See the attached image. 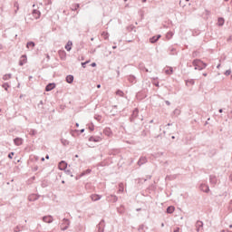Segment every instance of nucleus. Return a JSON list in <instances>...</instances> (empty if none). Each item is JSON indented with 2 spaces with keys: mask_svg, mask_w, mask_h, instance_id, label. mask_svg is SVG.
Wrapping results in <instances>:
<instances>
[{
  "mask_svg": "<svg viewBox=\"0 0 232 232\" xmlns=\"http://www.w3.org/2000/svg\"><path fill=\"white\" fill-rule=\"evenodd\" d=\"M35 47V43L34 42H28L26 44V48H34Z\"/></svg>",
  "mask_w": 232,
  "mask_h": 232,
  "instance_id": "obj_30",
  "label": "nucleus"
},
{
  "mask_svg": "<svg viewBox=\"0 0 232 232\" xmlns=\"http://www.w3.org/2000/svg\"><path fill=\"white\" fill-rule=\"evenodd\" d=\"M171 37H173V32L169 31V33H167L166 38L169 40L171 39Z\"/></svg>",
  "mask_w": 232,
  "mask_h": 232,
  "instance_id": "obj_36",
  "label": "nucleus"
},
{
  "mask_svg": "<svg viewBox=\"0 0 232 232\" xmlns=\"http://www.w3.org/2000/svg\"><path fill=\"white\" fill-rule=\"evenodd\" d=\"M32 14H33V17L34 19H39L41 17V11H39L37 9H34Z\"/></svg>",
  "mask_w": 232,
  "mask_h": 232,
  "instance_id": "obj_8",
  "label": "nucleus"
},
{
  "mask_svg": "<svg viewBox=\"0 0 232 232\" xmlns=\"http://www.w3.org/2000/svg\"><path fill=\"white\" fill-rule=\"evenodd\" d=\"M209 182H210V184H212V186H215V185L217 184V177L211 175V176L209 177Z\"/></svg>",
  "mask_w": 232,
  "mask_h": 232,
  "instance_id": "obj_19",
  "label": "nucleus"
},
{
  "mask_svg": "<svg viewBox=\"0 0 232 232\" xmlns=\"http://www.w3.org/2000/svg\"><path fill=\"white\" fill-rule=\"evenodd\" d=\"M197 231L199 232L202 227H204V223L202 221L196 222Z\"/></svg>",
  "mask_w": 232,
  "mask_h": 232,
  "instance_id": "obj_15",
  "label": "nucleus"
},
{
  "mask_svg": "<svg viewBox=\"0 0 232 232\" xmlns=\"http://www.w3.org/2000/svg\"><path fill=\"white\" fill-rule=\"evenodd\" d=\"M127 30H129V31L133 30V26H130V27H128V28H127Z\"/></svg>",
  "mask_w": 232,
  "mask_h": 232,
  "instance_id": "obj_53",
  "label": "nucleus"
},
{
  "mask_svg": "<svg viewBox=\"0 0 232 232\" xmlns=\"http://www.w3.org/2000/svg\"><path fill=\"white\" fill-rule=\"evenodd\" d=\"M66 82H68V84H72V82H73V75H67Z\"/></svg>",
  "mask_w": 232,
  "mask_h": 232,
  "instance_id": "obj_22",
  "label": "nucleus"
},
{
  "mask_svg": "<svg viewBox=\"0 0 232 232\" xmlns=\"http://www.w3.org/2000/svg\"><path fill=\"white\" fill-rule=\"evenodd\" d=\"M118 213H121V215H122V213H124V207H121L120 208H118Z\"/></svg>",
  "mask_w": 232,
  "mask_h": 232,
  "instance_id": "obj_39",
  "label": "nucleus"
},
{
  "mask_svg": "<svg viewBox=\"0 0 232 232\" xmlns=\"http://www.w3.org/2000/svg\"><path fill=\"white\" fill-rule=\"evenodd\" d=\"M91 66H92V68H95V66H97V63H92L91 64Z\"/></svg>",
  "mask_w": 232,
  "mask_h": 232,
  "instance_id": "obj_51",
  "label": "nucleus"
},
{
  "mask_svg": "<svg viewBox=\"0 0 232 232\" xmlns=\"http://www.w3.org/2000/svg\"><path fill=\"white\" fill-rule=\"evenodd\" d=\"M43 220L47 224H52L53 222V218H52V216H44Z\"/></svg>",
  "mask_w": 232,
  "mask_h": 232,
  "instance_id": "obj_12",
  "label": "nucleus"
},
{
  "mask_svg": "<svg viewBox=\"0 0 232 232\" xmlns=\"http://www.w3.org/2000/svg\"><path fill=\"white\" fill-rule=\"evenodd\" d=\"M4 81H8V79H12V74H5L3 76Z\"/></svg>",
  "mask_w": 232,
  "mask_h": 232,
  "instance_id": "obj_35",
  "label": "nucleus"
},
{
  "mask_svg": "<svg viewBox=\"0 0 232 232\" xmlns=\"http://www.w3.org/2000/svg\"><path fill=\"white\" fill-rule=\"evenodd\" d=\"M180 231V227H176V228H174V231L173 232H179Z\"/></svg>",
  "mask_w": 232,
  "mask_h": 232,
  "instance_id": "obj_49",
  "label": "nucleus"
},
{
  "mask_svg": "<svg viewBox=\"0 0 232 232\" xmlns=\"http://www.w3.org/2000/svg\"><path fill=\"white\" fill-rule=\"evenodd\" d=\"M28 200H29V202H35V200H39V196L36 194H31L28 197Z\"/></svg>",
  "mask_w": 232,
  "mask_h": 232,
  "instance_id": "obj_10",
  "label": "nucleus"
},
{
  "mask_svg": "<svg viewBox=\"0 0 232 232\" xmlns=\"http://www.w3.org/2000/svg\"><path fill=\"white\" fill-rule=\"evenodd\" d=\"M81 5L79 4H75L72 5V10H77Z\"/></svg>",
  "mask_w": 232,
  "mask_h": 232,
  "instance_id": "obj_41",
  "label": "nucleus"
},
{
  "mask_svg": "<svg viewBox=\"0 0 232 232\" xmlns=\"http://www.w3.org/2000/svg\"><path fill=\"white\" fill-rule=\"evenodd\" d=\"M55 88V83H49L45 87V92H52Z\"/></svg>",
  "mask_w": 232,
  "mask_h": 232,
  "instance_id": "obj_17",
  "label": "nucleus"
},
{
  "mask_svg": "<svg viewBox=\"0 0 232 232\" xmlns=\"http://www.w3.org/2000/svg\"><path fill=\"white\" fill-rule=\"evenodd\" d=\"M14 142L15 146H21V144H23V139H21V138H15V139L14 140Z\"/></svg>",
  "mask_w": 232,
  "mask_h": 232,
  "instance_id": "obj_21",
  "label": "nucleus"
},
{
  "mask_svg": "<svg viewBox=\"0 0 232 232\" xmlns=\"http://www.w3.org/2000/svg\"><path fill=\"white\" fill-rule=\"evenodd\" d=\"M18 10H19V9L16 8V9L14 10V14H17V11H18Z\"/></svg>",
  "mask_w": 232,
  "mask_h": 232,
  "instance_id": "obj_61",
  "label": "nucleus"
},
{
  "mask_svg": "<svg viewBox=\"0 0 232 232\" xmlns=\"http://www.w3.org/2000/svg\"><path fill=\"white\" fill-rule=\"evenodd\" d=\"M107 200L109 202L115 203V202H117L119 200V198L117 196H115V195H110V196L107 197Z\"/></svg>",
  "mask_w": 232,
  "mask_h": 232,
  "instance_id": "obj_7",
  "label": "nucleus"
},
{
  "mask_svg": "<svg viewBox=\"0 0 232 232\" xmlns=\"http://www.w3.org/2000/svg\"><path fill=\"white\" fill-rule=\"evenodd\" d=\"M14 152H10V153L8 154V159H14Z\"/></svg>",
  "mask_w": 232,
  "mask_h": 232,
  "instance_id": "obj_43",
  "label": "nucleus"
},
{
  "mask_svg": "<svg viewBox=\"0 0 232 232\" xmlns=\"http://www.w3.org/2000/svg\"><path fill=\"white\" fill-rule=\"evenodd\" d=\"M59 55H60L61 59H66V52L59 51Z\"/></svg>",
  "mask_w": 232,
  "mask_h": 232,
  "instance_id": "obj_28",
  "label": "nucleus"
},
{
  "mask_svg": "<svg viewBox=\"0 0 232 232\" xmlns=\"http://www.w3.org/2000/svg\"><path fill=\"white\" fill-rule=\"evenodd\" d=\"M2 87L5 90V92H8V88H10V85L7 82H5L2 85Z\"/></svg>",
  "mask_w": 232,
  "mask_h": 232,
  "instance_id": "obj_37",
  "label": "nucleus"
},
{
  "mask_svg": "<svg viewBox=\"0 0 232 232\" xmlns=\"http://www.w3.org/2000/svg\"><path fill=\"white\" fill-rule=\"evenodd\" d=\"M172 115L174 117H179V115H180V110L179 109H175L174 111L172 112Z\"/></svg>",
  "mask_w": 232,
  "mask_h": 232,
  "instance_id": "obj_26",
  "label": "nucleus"
},
{
  "mask_svg": "<svg viewBox=\"0 0 232 232\" xmlns=\"http://www.w3.org/2000/svg\"><path fill=\"white\" fill-rule=\"evenodd\" d=\"M72 45H73V44L72 43V41H68L66 45H65V50H67V52H71Z\"/></svg>",
  "mask_w": 232,
  "mask_h": 232,
  "instance_id": "obj_20",
  "label": "nucleus"
},
{
  "mask_svg": "<svg viewBox=\"0 0 232 232\" xmlns=\"http://www.w3.org/2000/svg\"><path fill=\"white\" fill-rule=\"evenodd\" d=\"M148 162V159L146 157H140L138 160V166H142Z\"/></svg>",
  "mask_w": 232,
  "mask_h": 232,
  "instance_id": "obj_13",
  "label": "nucleus"
},
{
  "mask_svg": "<svg viewBox=\"0 0 232 232\" xmlns=\"http://www.w3.org/2000/svg\"><path fill=\"white\" fill-rule=\"evenodd\" d=\"M41 160H42V162H44V158H42Z\"/></svg>",
  "mask_w": 232,
  "mask_h": 232,
  "instance_id": "obj_63",
  "label": "nucleus"
},
{
  "mask_svg": "<svg viewBox=\"0 0 232 232\" xmlns=\"http://www.w3.org/2000/svg\"><path fill=\"white\" fill-rule=\"evenodd\" d=\"M103 133H104L105 135H107V137H110V135H111V130H110V129H105V130H103Z\"/></svg>",
  "mask_w": 232,
  "mask_h": 232,
  "instance_id": "obj_31",
  "label": "nucleus"
},
{
  "mask_svg": "<svg viewBox=\"0 0 232 232\" xmlns=\"http://www.w3.org/2000/svg\"><path fill=\"white\" fill-rule=\"evenodd\" d=\"M160 37H162V35H160V34H158L156 36H152L150 39V43H151L152 44H155V43H157V41H159V39H160Z\"/></svg>",
  "mask_w": 232,
  "mask_h": 232,
  "instance_id": "obj_14",
  "label": "nucleus"
},
{
  "mask_svg": "<svg viewBox=\"0 0 232 232\" xmlns=\"http://www.w3.org/2000/svg\"><path fill=\"white\" fill-rule=\"evenodd\" d=\"M225 20L222 17H219L218 20V26H224Z\"/></svg>",
  "mask_w": 232,
  "mask_h": 232,
  "instance_id": "obj_27",
  "label": "nucleus"
},
{
  "mask_svg": "<svg viewBox=\"0 0 232 232\" xmlns=\"http://www.w3.org/2000/svg\"><path fill=\"white\" fill-rule=\"evenodd\" d=\"M21 231V227H14V232H20Z\"/></svg>",
  "mask_w": 232,
  "mask_h": 232,
  "instance_id": "obj_44",
  "label": "nucleus"
},
{
  "mask_svg": "<svg viewBox=\"0 0 232 232\" xmlns=\"http://www.w3.org/2000/svg\"><path fill=\"white\" fill-rule=\"evenodd\" d=\"M165 73L167 75H171V73H173V68L169 67V69L165 70Z\"/></svg>",
  "mask_w": 232,
  "mask_h": 232,
  "instance_id": "obj_32",
  "label": "nucleus"
},
{
  "mask_svg": "<svg viewBox=\"0 0 232 232\" xmlns=\"http://www.w3.org/2000/svg\"><path fill=\"white\" fill-rule=\"evenodd\" d=\"M89 130H90V131H93V130H95V129L93 128V126H90Z\"/></svg>",
  "mask_w": 232,
  "mask_h": 232,
  "instance_id": "obj_52",
  "label": "nucleus"
},
{
  "mask_svg": "<svg viewBox=\"0 0 232 232\" xmlns=\"http://www.w3.org/2000/svg\"><path fill=\"white\" fill-rule=\"evenodd\" d=\"M187 84H195V80L188 81Z\"/></svg>",
  "mask_w": 232,
  "mask_h": 232,
  "instance_id": "obj_45",
  "label": "nucleus"
},
{
  "mask_svg": "<svg viewBox=\"0 0 232 232\" xmlns=\"http://www.w3.org/2000/svg\"><path fill=\"white\" fill-rule=\"evenodd\" d=\"M70 227V219L63 218L62 223V231H66Z\"/></svg>",
  "mask_w": 232,
  "mask_h": 232,
  "instance_id": "obj_2",
  "label": "nucleus"
},
{
  "mask_svg": "<svg viewBox=\"0 0 232 232\" xmlns=\"http://www.w3.org/2000/svg\"><path fill=\"white\" fill-rule=\"evenodd\" d=\"M90 173H92V169H87L86 170L82 172L81 176L84 177V175H90Z\"/></svg>",
  "mask_w": 232,
  "mask_h": 232,
  "instance_id": "obj_29",
  "label": "nucleus"
},
{
  "mask_svg": "<svg viewBox=\"0 0 232 232\" xmlns=\"http://www.w3.org/2000/svg\"><path fill=\"white\" fill-rule=\"evenodd\" d=\"M75 126H76V128H79V123H76Z\"/></svg>",
  "mask_w": 232,
  "mask_h": 232,
  "instance_id": "obj_62",
  "label": "nucleus"
},
{
  "mask_svg": "<svg viewBox=\"0 0 232 232\" xmlns=\"http://www.w3.org/2000/svg\"><path fill=\"white\" fill-rule=\"evenodd\" d=\"M101 140H102V138H101L99 136H91L89 138L90 142H101Z\"/></svg>",
  "mask_w": 232,
  "mask_h": 232,
  "instance_id": "obj_5",
  "label": "nucleus"
},
{
  "mask_svg": "<svg viewBox=\"0 0 232 232\" xmlns=\"http://www.w3.org/2000/svg\"><path fill=\"white\" fill-rule=\"evenodd\" d=\"M88 63H90V60H89V61H86V62H84V63H82V68H86V65L88 64Z\"/></svg>",
  "mask_w": 232,
  "mask_h": 232,
  "instance_id": "obj_42",
  "label": "nucleus"
},
{
  "mask_svg": "<svg viewBox=\"0 0 232 232\" xmlns=\"http://www.w3.org/2000/svg\"><path fill=\"white\" fill-rule=\"evenodd\" d=\"M102 198V196L98 195V194H92L91 195V199L92 202H97V200H101Z\"/></svg>",
  "mask_w": 232,
  "mask_h": 232,
  "instance_id": "obj_9",
  "label": "nucleus"
},
{
  "mask_svg": "<svg viewBox=\"0 0 232 232\" xmlns=\"http://www.w3.org/2000/svg\"><path fill=\"white\" fill-rule=\"evenodd\" d=\"M128 81L131 82V84H135V82H137V78L135 77V75H129Z\"/></svg>",
  "mask_w": 232,
  "mask_h": 232,
  "instance_id": "obj_18",
  "label": "nucleus"
},
{
  "mask_svg": "<svg viewBox=\"0 0 232 232\" xmlns=\"http://www.w3.org/2000/svg\"><path fill=\"white\" fill-rule=\"evenodd\" d=\"M139 117V109H134L131 116L130 117V122H135V118Z\"/></svg>",
  "mask_w": 232,
  "mask_h": 232,
  "instance_id": "obj_3",
  "label": "nucleus"
},
{
  "mask_svg": "<svg viewBox=\"0 0 232 232\" xmlns=\"http://www.w3.org/2000/svg\"><path fill=\"white\" fill-rule=\"evenodd\" d=\"M203 77H208V73L204 72Z\"/></svg>",
  "mask_w": 232,
  "mask_h": 232,
  "instance_id": "obj_56",
  "label": "nucleus"
},
{
  "mask_svg": "<svg viewBox=\"0 0 232 232\" xmlns=\"http://www.w3.org/2000/svg\"><path fill=\"white\" fill-rule=\"evenodd\" d=\"M45 159H47V160L50 159V156H49V155H46V156H45Z\"/></svg>",
  "mask_w": 232,
  "mask_h": 232,
  "instance_id": "obj_59",
  "label": "nucleus"
},
{
  "mask_svg": "<svg viewBox=\"0 0 232 232\" xmlns=\"http://www.w3.org/2000/svg\"><path fill=\"white\" fill-rule=\"evenodd\" d=\"M174 211H175V207L169 206L167 208V213H169V215H171V213H173Z\"/></svg>",
  "mask_w": 232,
  "mask_h": 232,
  "instance_id": "obj_24",
  "label": "nucleus"
},
{
  "mask_svg": "<svg viewBox=\"0 0 232 232\" xmlns=\"http://www.w3.org/2000/svg\"><path fill=\"white\" fill-rule=\"evenodd\" d=\"M192 65L194 66V70L198 71L206 70V68L208 67V63H203L200 59L193 60Z\"/></svg>",
  "mask_w": 232,
  "mask_h": 232,
  "instance_id": "obj_1",
  "label": "nucleus"
},
{
  "mask_svg": "<svg viewBox=\"0 0 232 232\" xmlns=\"http://www.w3.org/2000/svg\"><path fill=\"white\" fill-rule=\"evenodd\" d=\"M28 132H29V135H31L32 137H35L37 135V130L34 129H30Z\"/></svg>",
  "mask_w": 232,
  "mask_h": 232,
  "instance_id": "obj_25",
  "label": "nucleus"
},
{
  "mask_svg": "<svg viewBox=\"0 0 232 232\" xmlns=\"http://www.w3.org/2000/svg\"><path fill=\"white\" fill-rule=\"evenodd\" d=\"M169 55H177V49L174 47H169Z\"/></svg>",
  "mask_w": 232,
  "mask_h": 232,
  "instance_id": "obj_23",
  "label": "nucleus"
},
{
  "mask_svg": "<svg viewBox=\"0 0 232 232\" xmlns=\"http://www.w3.org/2000/svg\"><path fill=\"white\" fill-rule=\"evenodd\" d=\"M14 6L15 8H17V10H19V3L14 2Z\"/></svg>",
  "mask_w": 232,
  "mask_h": 232,
  "instance_id": "obj_46",
  "label": "nucleus"
},
{
  "mask_svg": "<svg viewBox=\"0 0 232 232\" xmlns=\"http://www.w3.org/2000/svg\"><path fill=\"white\" fill-rule=\"evenodd\" d=\"M142 208H137L136 211H141Z\"/></svg>",
  "mask_w": 232,
  "mask_h": 232,
  "instance_id": "obj_60",
  "label": "nucleus"
},
{
  "mask_svg": "<svg viewBox=\"0 0 232 232\" xmlns=\"http://www.w3.org/2000/svg\"><path fill=\"white\" fill-rule=\"evenodd\" d=\"M65 173L67 175H70V177H73V175L72 174V171L71 170H66Z\"/></svg>",
  "mask_w": 232,
  "mask_h": 232,
  "instance_id": "obj_47",
  "label": "nucleus"
},
{
  "mask_svg": "<svg viewBox=\"0 0 232 232\" xmlns=\"http://www.w3.org/2000/svg\"><path fill=\"white\" fill-rule=\"evenodd\" d=\"M112 50H117V45H113Z\"/></svg>",
  "mask_w": 232,
  "mask_h": 232,
  "instance_id": "obj_54",
  "label": "nucleus"
},
{
  "mask_svg": "<svg viewBox=\"0 0 232 232\" xmlns=\"http://www.w3.org/2000/svg\"><path fill=\"white\" fill-rule=\"evenodd\" d=\"M98 232H104V220L102 219L100 223L97 225Z\"/></svg>",
  "mask_w": 232,
  "mask_h": 232,
  "instance_id": "obj_6",
  "label": "nucleus"
},
{
  "mask_svg": "<svg viewBox=\"0 0 232 232\" xmlns=\"http://www.w3.org/2000/svg\"><path fill=\"white\" fill-rule=\"evenodd\" d=\"M58 168L61 171H64V169H66V168H68V163H66V161H64V160H62L59 162Z\"/></svg>",
  "mask_w": 232,
  "mask_h": 232,
  "instance_id": "obj_4",
  "label": "nucleus"
},
{
  "mask_svg": "<svg viewBox=\"0 0 232 232\" xmlns=\"http://www.w3.org/2000/svg\"><path fill=\"white\" fill-rule=\"evenodd\" d=\"M199 188L201 189V191H204V193H209V186L206 184H201L199 186Z\"/></svg>",
  "mask_w": 232,
  "mask_h": 232,
  "instance_id": "obj_11",
  "label": "nucleus"
},
{
  "mask_svg": "<svg viewBox=\"0 0 232 232\" xmlns=\"http://www.w3.org/2000/svg\"><path fill=\"white\" fill-rule=\"evenodd\" d=\"M165 103L167 104V106H171V102H169V101H165Z\"/></svg>",
  "mask_w": 232,
  "mask_h": 232,
  "instance_id": "obj_50",
  "label": "nucleus"
},
{
  "mask_svg": "<svg viewBox=\"0 0 232 232\" xmlns=\"http://www.w3.org/2000/svg\"><path fill=\"white\" fill-rule=\"evenodd\" d=\"M46 58L50 61V54H46Z\"/></svg>",
  "mask_w": 232,
  "mask_h": 232,
  "instance_id": "obj_55",
  "label": "nucleus"
},
{
  "mask_svg": "<svg viewBox=\"0 0 232 232\" xmlns=\"http://www.w3.org/2000/svg\"><path fill=\"white\" fill-rule=\"evenodd\" d=\"M231 73V70H227L226 72H225V75H229Z\"/></svg>",
  "mask_w": 232,
  "mask_h": 232,
  "instance_id": "obj_48",
  "label": "nucleus"
},
{
  "mask_svg": "<svg viewBox=\"0 0 232 232\" xmlns=\"http://www.w3.org/2000/svg\"><path fill=\"white\" fill-rule=\"evenodd\" d=\"M116 95H120V97H124V92L121 91V90H118L116 92Z\"/></svg>",
  "mask_w": 232,
  "mask_h": 232,
  "instance_id": "obj_38",
  "label": "nucleus"
},
{
  "mask_svg": "<svg viewBox=\"0 0 232 232\" xmlns=\"http://www.w3.org/2000/svg\"><path fill=\"white\" fill-rule=\"evenodd\" d=\"M84 131V129H82L81 130H80V133H82Z\"/></svg>",
  "mask_w": 232,
  "mask_h": 232,
  "instance_id": "obj_58",
  "label": "nucleus"
},
{
  "mask_svg": "<svg viewBox=\"0 0 232 232\" xmlns=\"http://www.w3.org/2000/svg\"><path fill=\"white\" fill-rule=\"evenodd\" d=\"M97 88H101V84H98V85H97Z\"/></svg>",
  "mask_w": 232,
  "mask_h": 232,
  "instance_id": "obj_64",
  "label": "nucleus"
},
{
  "mask_svg": "<svg viewBox=\"0 0 232 232\" xmlns=\"http://www.w3.org/2000/svg\"><path fill=\"white\" fill-rule=\"evenodd\" d=\"M119 188V192H124V183H120Z\"/></svg>",
  "mask_w": 232,
  "mask_h": 232,
  "instance_id": "obj_34",
  "label": "nucleus"
},
{
  "mask_svg": "<svg viewBox=\"0 0 232 232\" xmlns=\"http://www.w3.org/2000/svg\"><path fill=\"white\" fill-rule=\"evenodd\" d=\"M61 142L63 146H68L70 144V141L68 140L62 139Z\"/></svg>",
  "mask_w": 232,
  "mask_h": 232,
  "instance_id": "obj_33",
  "label": "nucleus"
},
{
  "mask_svg": "<svg viewBox=\"0 0 232 232\" xmlns=\"http://www.w3.org/2000/svg\"><path fill=\"white\" fill-rule=\"evenodd\" d=\"M141 136L142 137H148V130H142L141 131Z\"/></svg>",
  "mask_w": 232,
  "mask_h": 232,
  "instance_id": "obj_40",
  "label": "nucleus"
},
{
  "mask_svg": "<svg viewBox=\"0 0 232 232\" xmlns=\"http://www.w3.org/2000/svg\"><path fill=\"white\" fill-rule=\"evenodd\" d=\"M219 113H222V111H224V110H222V109H219Z\"/></svg>",
  "mask_w": 232,
  "mask_h": 232,
  "instance_id": "obj_57",
  "label": "nucleus"
},
{
  "mask_svg": "<svg viewBox=\"0 0 232 232\" xmlns=\"http://www.w3.org/2000/svg\"><path fill=\"white\" fill-rule=\"evenodd\" d=\"M26 64V55H22L19 61V66H24Z\"/></svg>",
  "mask_w": 232,
  "mask_h": 232,
  "instance_id": "obj_16",
  "label": "nucleus"
}]
</instances>
